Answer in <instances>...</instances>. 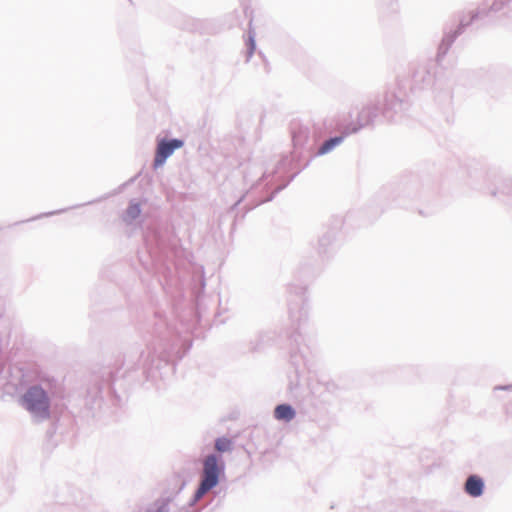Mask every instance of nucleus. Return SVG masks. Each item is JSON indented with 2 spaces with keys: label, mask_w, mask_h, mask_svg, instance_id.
<instances>
[{
  "label": "nucleus",
  "mask_w": 512,
  "mask_h": 512,
  "mask_svg": "<svg viewBox=\"0 0 512 512\" xmlns=\"http://www.w3.org/2000/svg\"><path fill=\"white\" fill-rule=\"evenodd\" d=\"M404 102L394 93L388 92L382 98L368 102L358 113L355 123L345 127V135L357 133L363 127L369 125L380 114L389 115L392 111L399 113L404 109Z\"/></svg>",
  "instance_id": "1"
},
{
  "label": "nucleus",
  "mask_w": 512,
  "mask_h": 512,
  "mask_svg": "<svg viewBox=\"0 0 512 512\" xmlns=\"http://www.w3.org/2000/svg\"><path fill=\"white\" fill-rule=\"evenodd\" d=\"M53 392L41 384L30 385L19 397V405L28 412L34 422H43L51 416Z\"/></svg>",
  "instance_id": "2"
},
{
  "label": "nucleus",
  "mask_w": 512,
  "mask_h": 512,
  "mask_svg": "<svg viewBox=\"0 0 512 512\" xmlns=\"http://www.w3.org/2000/svg\"><path fill=\"white\" fill-rule=\"evenodd\" d=\"M225 463L221 455L211 453L202 460L200 484L194 494V502L199 501L207 492L216 487L220 476L224 474Z\"/></svg>",
  "instance_id": "3"
},
{
  "label": "nucleus",
  "mask_w": 512,
  "mask_h": 512,
  "mask_svg": "<svg viewBox=\"0 0 512 512\" xmlns=\"http://www.w3.org/2000/svg\"><path fill=\"white\" fill-rule=\"evenodd\" d=\"M512 2V0H492L491 4L484 5L476 10H471L468 12L467 16H463L460 19L459 30L456 31L453 35H446L442 43L440 45V50H443L445 53L457 35L460 33V30L466 26H469L472 22L477 19H482L484 17L489 16L490 13H498L501 12L504 8L508 6V4Z\"/></svg>",
  "instance_id": "4"
},
{
  "label": "nucleus",
  "mask_w": 512,
  "mask_h": 512,
  "mask_svg": "<svg viewBox=\"0 0 512 512\" xmlns=\"http://www.w3.org/2000/svg\"><path fill=\"white\" fill-rule=\"evenodd\" d=\"M141 362L144 372L148 374V377L154 378L153 370L160 369L162 366L167 365L169 354L164 350L161 343L150 344L141 353Z\"/></svg>",
  "instance_id": "5"
},
{
  "label": "nucleus",
  "mask_w": 512,
  "mask_h": 512,
  "mask_svg": "<svg viewBox=\"0 0 512 512\" xmlns=\"http://www.w3.org/2000/svg\"><path fill=\"white\" fill-rule=\"evenodd\" d=\"M184 141L181 139H161L157 143L156 154L154 158V167L158 168L164 165L166 160L174 153L176 149L183 147Z\"/></svg>",
  "instance_id": "6"
},
{
  "label": "nucleus",
  "mask_w": 512,
  "mask_h": 512,
  "mask_svg": "<svg viewBox=\"0 0 512 512\" xmlns=\"http://www.w3.org/2000/svg\"><path fill=\"white\" fill-rule=\"evenodd\" d=\"M484 488L483 479L475 474L468 476L464 484V491L473 498L480 497L484 492Z\"/></svg>",
  "instance_id": "7"
},
{
  "label": "nucleus",
  "mask_w": 512,
  "mask_h": 512,
  "mask_svg": "<svg viewBox=\"0 0 512 512\" xmlns=\"http://www.w3.org/2000/svg\"><path fill=\"white\" fill-rule=\"evenodd\" d=\"M296 416L295 409L289 404H280L277 405L274 409V417L275 419L283 422H290Z\"/></svg>",
  "instance_id": "8"
},
{
  "label": "nucleus",
  "mask_w": 512,
  "mask_h": 512,
  "mask_svg": "<svg viewBox=\"0 0 512 512\" xmlns=\"http://www.w3.org/2000/svg\"><path fill=\"white\" fill-rule=\"evenodd\" d=\"M348 135H345V130L343 131L342 135L340 136H335V137H332L328 140H326L318 149L317 151V155H325L329 152H331L335 147H337L338 145H340L345 137H347Z\"/></svg>",
  "instance_id": "9"
},
{
  "label": "nucleus",
  "mask_w": 512,
  "mask_h": 512,
  "mask_svg": "<svg viewBox=\"0 0 512 512\" xmlns=\"http://www.w3.org/2000/svg\"><path fill=\"white\" fill-rule=\"evenodd\" d=\"M141 208L138 202L131 201L128 208L123 215V221L127 224H131L136 218L139 217Z\"/></svg>",
  "instance_id": "10"
},
{
  "label": "nucleus",
  "mask_w": 512,
  "mask_h": 512,
  "mask_svg": "<svg viewBox=\"0 0 512 512\" xmlns=\"http://www.w3.org/2000/svg\"><path fill=\"white\" fill-rule=\"evenodd\" d=\"M214 447L219 453L231 452L233 450V442L227 437H219L215 440Z\"/></svg>",
  "instance_id": "11"
},
{
  "label": "nucleus",
  "mask_w": 512,
  "mask_h": 512,
  "mask_svg": "<svg viewBox=\"0 0 512 512\" xmlns=\"http://www.w3.org/2000/svg\"><path fill=\"white\" fill-rule=\"evenodd\" d=\"M246 46H247L246 61H249L255 51V48H256L255 33L252 30H249V32H248V40H247Z\"/></svg>",
  "instance_id": "12"
},
{
  "label": "nucleus",
  "mask_w": 512,
  "mask_h": 512,
  "mask_svg": "<svg viewBox=\"0 0 512 512\" xmlns=\"http://www.w3.org/2000/svg\"><path fill=\"white\" fill-rule=\"evenodd\" d=\"M289 313L292 319L295 320H301L303 317L306 316V311L304 310L303 304L299 308V311L297 313L294 311V308L292 306L289 307Z\"/></svg>",
  "instance_id": "13"
},
{
  "label": "nucleus",
  "mask_w": 512,
  "mask_h": 512,
  "mask_svg": "<svg viewBox=\"0 0 512 512\" xmlns=\"http://www.w3.org/2000/svg\"><path fill=\"white\" fill-rule=\"evenodd\" d=\"M420 74H423V76L421 77V81L423 83H430L431 81V74L425 69V68H422L421 71H418L416 74H415V81L417 82L418 81V77L420 76Z\"/></svg>",
  "instance_id": "14"
},
{
  "label": "nucleus",
  "mask_w": 512,
  "mask_h": 512,
  "mask_svg": "<svg viewBox=\"0 0 512 512\" xmlns=\"http://www.w3.org/2000/svg\"><path fill=\"white\" fill-rule=\"evenodd\" d=\"M512 386H505V387H496V389H511Z\"/></svg>",
  "instance_id": "15"
}]
</instances>
